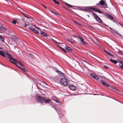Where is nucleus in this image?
I'll return each mask as SVG.
<instances>
[{
    "instance_id": "26",
    "label": "nucleus",
    "mask_w": 123,
    "mask_h": 123,
    "mask_svg": "<svg viewBox=\"0 0 123 123\" xmlns=\"http://www.w3.org/2000/svg\"><path fill=\"white\" fill-rule=\"evenodd\" d=\"M119 66L120 67L123 69V62H122L121 64V65H120Z\"/></svg>"
},
{
    "instance_id": "18",
    "label": "nucleus",
    "mask_w": 123,
    "mask_h": 123,
    "mask_svg": "<svg viewBox=\"0 0 123 123\" xmlns=\"http://www.w3.org/2000/svg\"><path fill=\"white\" fill-rule=\"evenodd\" d=\"M66 49L68 50H69L70 51H72V49L69 47L66 46Z\"/></svg>"
},
{
    "instance_id": "42",
    "label": "nucleus",
    "mask_w": 123,
    "mask_h": 123,
    "mask_svg": "<svg viewBox=\"0 0 123 123\" xmlns=\"http://www.w3.org/2000/svg\"><path fill=\"white\" fill-rule=\"evenodd\" d=\"M36 28L38 29H39V30L40 31H41V30L38 27H37V28Z\"/></svg>"
},
{
    "instance_id": "6",
    "label": "nucleus",
    "mask_w": 123,
    "mask_h": 123,
    "mask_svg": "<svg viewBox=\"0 0 123 123\" xmlns=\"http://www.w3.org/2000/svg\"><path fill=\"white\" fill-rule=\"evenodd\" d=\"M93 16L95 18L96 20L99 22V20H100V18L95 13L93 12L92 13Z\"/></svg>"
},
{
    "instance_id": "39",
    "label": "nucleus",
    "mask_w": 123,
    "mask_h": 123,
    "mask_svg": "<svg viewBox=\"0 0 123 123\" xmlns=\"http://www.w3.org/2000/svg\"><path fill=\"white\" fill-rule=\"evenodd\" d=\"M41 5L43 6L44 8H47V7L45 6H44L43 4H41Z\"/></svg>"
},
{
    "instance_id": "51",
    "label": "nucleus",
    "mask_w": 123,
    "mask_h": 123,
    "mask_svg": "<svg viewBox=\"0 0 123 123\" xmlns=\"http://www.w3.org/2000/svg\"><path fill=\"white\" fill-rule=\"evenodd\" d=\"M1 36V35H0V36Z\"/></svg>"
},
{
    "instance_id": "20",
    "label": "nucleus",
    "mask_w": 123,
    "mask_h": 123,
    "mask_svg": "<svg viewBox=\"0 0 123 123\" xmlns=\"http://www.w3.org/2000/svg\"><path fill=\"white\" fill-rule=\"evenodd\" d=\"M0 39L3 42H4L5 38L1 36H0Z\"/></svg>"
},
{
    "instance_id": "35",
    "label": "nucleus",
    "mask_w": 123,
    "mask_h": 123,
    "mask_svg": "<svg viewBox=\"0 0 123 123\" xmlns=\"http://www.w3.org/2000/svg\"><path fill=\"white\" fill-rule=\"evenodd\" d=\"M52 99L53 101H55V100H56L57 99L56 98H53Z\"/></svg>"
},
{
    "instance_id": "25",
    "label": "nucleus",
    "mask_w": 123,
    "mask_h": 123,
    "mask_svg": "<svg viewBox=\"0 0 123 123\" xmlns=\"http://www.w3.org/2000/svg\"><path fill=\"white\" fill-rule=\"evenodd\" d=\"M12 23L14 24H15L16 23V21L15 20H13V21L12 22Z\"/></svg>"
},
{
    "instance_id": "24",
    "label": "nucleus",
    "mask_w": 123,
    "mask_h": 123,
    "mask_svg": "<svg viewBox=\"0 0 123 123\" xmlns=\"http://www.w3.org/2000/svg\"><path fill=\"white\" fill-rule=\"evenodd\" d=\"M19 69H21L24 71H25L24 70V69H25V68H21V67L18 65H16Z\"/></svg>"
},
{
    "instance_id": "38",
    "label": "nucleus",
    "mask_w": 123,
    "mask_h": 123,
    "mask_svg": "<svg viewBox=\"0 0 123 123\" xmlns=\"http://www.w3.org/2000/svg\"><path fill=\"white\" fill-rule=\"evenodd\" d=\"M100 78L103 79L104 78H105L103 76L101 77L100 76Z\"/></svg>"
},
{
    "instance_id": "9",
    "label": "nucleus",
    "mask_w": 123,
    "mask_h": 123,
    "mask_svg": "<svg viewBox=\"0 0 123 123\" xmlns=\"http://www.w3.org/2000/svg\"><path fill=\"white\" fill-rule=\"evenodd\" d=\"M68 85L69 87L72 90H74L76 88V87L73 85H70L68 84Z\"/></svg>"
},
{
    "instance_id": "23",
    "label": "nucleus",
    "mask_w": 123,
    "mask_h": 123,
    "mask_svg": "<svg viewBox=\"0 0 123 123\" xmlns=\"http://www.w3.org/2000/svg\"><path fill=\"white\" fill-rule=\"evenodd\" d=\"M100 23L101 24L104 25L105 26H106V25L105 24V23L103 22L100 19Z\"/></svg>"
},
{
    "instance_id": "16",
    "label": "nucleus",
    "mask_w": 123,
    "mask_h": 123,
    "mask_svg": "<svg viewBox=\"0 0 123 123\" xmlns=\"http://www.w3.org/2000/svg\"><path fill=\"white\" fill-rule=\"evenodd\" d=\"M110 61L112 63H114L115 64H116L117 63V61L112 60L111 59H110Z\"/></svg>"
},
{
    "instance_id": "10",
    "label": "nucleus",
    "mask_w": 123,
    "mask_h": 123,
    "mask_svg": "<svg viewBox=\"0 0 123 123\" xmlns=\"http://www.w3.org/2000/svg\"><path fill=\"white\" fill-rule=\"evenodd\" d=\"M106 15L107 17L110 19L112 20H113L114 18L111 14H106Z\"/></svg>"
},
{
    "instance_id": "44",
    "label": "nucleus",
    "mask_w": 123,
    "mask_h": 123,
    "mask_svg": "<svg viewBox=\"0 0 123 123\" xmlns=\"http://www.w3.org/2000/svg\"><path fill=\"white\" fill-rule=\"evenodd\" d=\"M53 107L55 109V110H56V108L55 107Z\"/></svg>"
},
{
    "instance_id": "3",
    "label": "nucleus",
    "mask_w": 123,
    "mask_h": 123,
    "mask_svg": "<svg viewBox=\"0 0 123 123\" xmlns=\"http://www.w3.org/2000/svg\"><path fill=\"white\" fill-rule=\"evenodd\" d=\"M63 76L64 78L60 80V82L62 85L65 86L68 85V80L64 76Z\"/></svg>"
},
{
    "instance_id": "12",
    "label": "nucleus",
    "mask_w": 123,
    "mask_h": 123,
    "mask_svg": "<svg viewBox=\"0 0 123 123\" xmlns=\"http://www.w3.org/2000/svg\"><path fill=\"white\" fill-rule=\"evenodd\" d=\"M104 52L106 53L107 54L110 55V56H111V58H113L114 57V56L111 53H109L105 50H104Z\"/></svg>"
},
{
    "instance_id": "43",
    "label": "nucleus",
    "mask_w": 123,
    "mask_h": 123,
    "mask_svg": "<svg viewBox=\"0 0 123 123\" xmlns=\"http://www.w3.org/2000/svg\"><path fill=\"white\" fill-rule=\"evenodd\" d=\"M30 55L31 56V57H32V56L31 55H32V54H31V53H30Z\"/></svg>"
},
{
    "instance_id": "14",
    "label": "nucleus",
    "mask_w": 123,
    "mask_h": 123,
    "mask_svg": "<svg viewBox=\"0 0 123 123\" xmlns=\"http://www.w3.org/2000/svg\"><path fill=\"white\" fill-rule=\"evenodd\" d=\"M40 34L41 35L44 37H45L48 36L47 34L43 32H42L41 31H40Z\"/></svg>"
},
{
    "instance_id": "46",
    "label": "nucleus",
    "mask_w": 123,
    "mask_h": 123,
    "mask_svg": "<svg viewBox=\"0 0 123 123\" xmlns=\"http://www.w3.org/2000/svg\"><path fill=\"white\" fill-rule=\"evenodd\" d=\"M89 10V12H91V10Z\"/></svg>"
},
{
    "instance_id": "30",
    "label": "nucleus",
    "mask_w": 123,
    "mask_h": 123,
    "mask_svg": "<svg viewBox=\"0 0 123 123\" xmlns=\"http://www.w3.org/2000/svg\"><path fill=\"white\" fill-rule=\"evenodd\" d=\"M29 25L28 24H26V23L25 24V26L24 27H26L28 26Z\"/></svg>"
},
{
    "instance_id": "37",
    "label": "nucleus",
    "mask_w": 123,
    "mask_h": 123,
    "mask_svg": "<svg viewBox=\"0 0 123 123\" xmlns=\"http://www.w3.org/2000/svg\"><path fill=\"white\" fill-rule=\"evenodd\" d=\"M54 42L55 43H57V44H60L61 43H57V42H56V41H54Z\"/></svg>"
},
{
    "instance_id": "36",
    "label": "nucleus",
    "mask_w": 123,
    "mask_h": 123,
    "mask_svg": "<svg viewBox=\"0 0 123 123\" xmlns=\"http://www.w3.org/2000/svg\"><path fill=\"white\" fill-rule=\"evenodd\" d=\"M51 11L52 12H53V13H54L55 14H57V13H56V12H54L52 11Z\"/></svg>"
},
{
    "instance_id": "45",
    "label": "nucleus",
    "mask_w": 123,
    "mask_h": 123,
    "mask_svg": "<svg viewBox=\"0 0 123 123\" xmlns=\"http://www.w3.org/2000/svg\"><path fill=\"white\" fill-rule=\"evenodd\" d=\"M33 26H34L35 28H37V27L36 26H34V25H33Z\"/></svg>"
},
{
    "instance_id": "47",
    "label": "nucleus",
    "mask_w": 123,
    "mask_h": 123,
    "mask_svg": "<svg viewBox=\"0 0 123 123\" xmlns=\"http://www.w3.org/2000/svg\"><path fill=\"white\" fill-rule=\"evenodd\" d=\"M100 64H101V66H102V64H101V63H100Z\"/></svg>"
},
{
    "instance_id": "27",
    "label": "nucleus",
    "mask_w": 123,
    "mask_h": 123,
    "mask_svg": "<svg viewBox=\"0 0 123 123\" xmlns=\"http://www.w3.org/2000/svg\"><path fill=\"white\" fill-rule=\"evenodd\" d=\"M28 28L31 30L32 31L33 29V28H32V27H31V26H29L28 27Z\"/></svg>"
},
{
    "instance_id": "4",
    "label": "nucleus",
    "mask_w": 123,
    "mask_h": 123,
    "mask_svg": "<svg viewBox=\"0 0 123 123\" xmlns=\"http://www.w3.org/2000/svg\"><path fill=\"white\" fill-rule=\"evenodd\" d=\"M100 82L103 85L110 88V89H115L114 87L110 86L107 82L103 80H101Z\"/></svg>"
},
{
    "instance_id": "28",
    "label": "nucleus",
    "mask_w": 123,
    "mask_h": 123,
    "mask_svg": "<svg viewBox=\"0 0 123 123\" xmlns=\"http://www.w3.org/2000/svg\"><path fill=\"white\" fill-rule=\"evenodd\" d=\"M54 3H56L58 5H59V3L56 0H53Z\"/></svg>"
},
{
    "instance_id": "49",
    "label": "nucleus",
    "mask_w": 123,
    "mask_h": 123,
    "mask_svg": "<svg viewBox=\"0 0 123 123\" xmlns=\"http://www.w3.org/2000/svg\"><path fill=\"white\" fill-rule=\"evenodd\" d=\"M4 29H5V30H6V28H4Z\"/></svg>"
},
{
    "instance_id": "17",
    "label": "nucleus",
    "mask_w": 123,
    "mask_h": 123,
    "mask_svg": "<svg viewBox=\"0 0 123 123\" xmlns=\"http://www.w3.org/2000/svg\"><path fill=\"white\" fill-rule=\"evenodd\" d=\"M57 46L59 48H60V49H61L62 50H63L64 52H66V51L62 47H61L60 46L57 45Z\"/></svg>"
},
{
    "instance_id": "29",
    "label": "nucleus",
    "mask_w": 123,
    "mask_h": 123,
    "mask_svg": "<svg viewBox=\"0 0 123 123\" xmlns=\"http://www.w3.org/2000/svg\"><path fill=\"white\" fill-rule=\"evenodd\" d=\"M20 65H21L22 67H23V68H25V67H24V65L22 63H21L20 64H19Z\"/></svg>"
},
{
    "instance_id": "48",
    "label": "nucleus",
    "mask_w": 123,
    "mask_h": 123,
    "mask_svg": "<svg viewBox=\"0 0 123 123\" xmlns=\"http://www.w3.org/2000/svg\"><path fill=\"white\" fill-rule=\"evenodd\" d=\"M100 13H101L102 12L101 11H100Z\"/></svg>"
},
{
    "instance_id": "41",
    "label": "nucleus",
    "mask_w": 123,
    "mask_h": 123,
    "mask_svg": "<svg viewBox=\"0 0 123 123\" xmlns=\"http://www.w3.org/2000/svg\"><path fill=\"white\" fill-rule=\"evenodd\" d=\"M100 4V2H99L98 4H96L97 5H99Z\"/></svg>"
},
{
    "instance_id": "32",
    "label": "nucleus",
    "mask_w": 123,
    "mask_h": 123,
    "mask_svg": "<svg viewBox=\"0 0 123 123\" xmlns=\"http://www.w3.org/2000/svg\"><path fill=\"white\" fill-rule=\"evenodd\" d=\"M118 52L121 55H123V53L121 51H118Z\"/></svg>"
},
{
    "instance_id": "31",
    "label": "nucleus",
    "mask_w": 123,
    "mask_h": 123,
    "mask_svg": "<svg viewBox=\"0 0 123 123\" xmlns=\"http://www.w3.org/2000/svg\"><path fill=\"white\" fill-rule=\"evenodd\" d=\"M104 67L106 69H109V68L108 67H107L106 66L104 65Z\"/></svg>"
},
{
    "instance_id": "50",
    "label": "nucleus",
    "mask_w": 123,
    "mask_h": 123,
    "mask_svg": "<svg viewBox=\"0 0 123 123\" xmlns=\"http://www.w3.org/2000/svg\"><path fill=\"white\" fill-rule=\"evenodd\" d=\"M97 95H99V94H97Z\"/></svg>"
},
{
    "instance_id": "11",
    "label": "nucleus",
    "mask_w": 123,
    "mask_h": 123,
    "mask_svg": "<svg viewBox=\"0 0 123 123\" xmlns=\"http://www.w3.org/2000/svg\"><path fill=\"white\" fill-rule=\"evenodd\" d=\"M90 74L91 76L93 78L96 80H98L99 78L97 76L91 73Z\"/></svg>"
},
{
    "instance_id": "13",
    "label": "nucleus",
    "mask_w": 123,
    "mask_h": 123,
    "mask_svg": "<svg viewBox=\"0 0 123 123\" xmlns=\"http://www.w3.org/2000/svg\"><path fill=\"white\" fill-rule=\"evenodd\" d=\"M0 55L4 57L6 56L5 52L2 50H0Z\"/></svg>"
},
{
    "instance_id": "15",
    "label": "nucleus",
    "mask_w": 123,
    "mask_h": 123,
    "mask_svg": "<svg viewBox=\"0 0 123 123\" xmlns=\"http://www.w3.org/2000/svg\"><path fill=\"white\" fill-rule=\"evenodd\" d=\"M42 85L44 87L46 88L47 84L45 82H43L42 83Z\"/></svg>"
},
{
    "instance_id": "7",
    "label": "nucleus",
    "mask_w": 123,
    "mask_h": 123,
    "mask_svg": "<svg viewBox=\"0 0 123 123\" xmlns=\"http://www.w3.org/2000/svg\"><path fill=\"white\" fill-rule=\"evenodd\" d=\"M89 7V9H91L95 12H98L100 13V10L99 9H96L95 8H93L92 6H90Z\"/></svg>"
},
{
    "instance_id": "34",
    "label": "nucleus",
    "mask_w": 123,
    "mask_h": 123,
    "mask_svg": "<svg viewBox=\"0 0 123 123\" xmlns=\"http://www.w3.org/2000/svg\"><path fill=\"white\" fill-rule=\"evenodd\" d=\"M23 14V15H24V17H25L27 18H29L27 16H26V15H25V14Z\"/></svg>"
},
{
    "instance_id": "19",
    "label": "nucleus",
    "mask_w": 123,
    "mask_h": 123,
    "mask_svg": "<svg viewBox=\"0 0 123 123\" xmlns=\"http://www.w3.org/2000/svg\"><path fill=\"white\" fill-rule=\"evenodd\" d=\"M56 71L57 72V73L58 74H62V75H63V76H64V74L62 73L61 72L58 70H56Z\"/></svg>"
},
{
    "instance_id": "40",
    "label": "nucleus",
    "mask_w": 123,
    "mask_h": 123,
    "mask_svg": "<svg viewBox=\"0 0 123 123\" xmlns=\"http://www.w3.org/2000/svg\"><path fill=\"white\" fill-rule=\"evenodd\" d=\"M74 22L77 24H78V23L75 21H74Z\"/></svg>"
},
{
    "instance_id": "21",
    "label": "nucleus",
    "mask_w": 123,
    "mask_h": 123,
    "mask_svg": "<svg viewBox=\"0 0 123 123\" xmlns=\"http://www.w3.org/2000/svg\"><path fill=\"white\" fill-rule=\"evenodd\" d=\"M32 31H33V32H35V33H37V34L39 33L38 31L35 29L33 28V29L32 30Z\"/></svg>"
},
{
    "instance_id": "33",
    "label": "nucleus",
    "mask_w": 123,
    "mask_h": 123,
    "mask_svg": "<svg viewBox=\"0 0 123 123\" xmlns=\"http://www.w3.org/2000/svg\"><path fill=\"white\" fill-rule=\"evenodd\" d=\"M55 102L57 103H60L59 101H58V100L57 99L56 100H55Z\"/></svg>"
},
{
    "instance_id": "2",
    "label": "nucleus",
    "mask_w": 123,
    "mask_h": 123,
    "mask_svg": "<svg viewBox=\"0 0 123 123\" xmlns=\"http://www.w3.org/2000/svg\"><path fill=\"white\" fill-rule=\"evenodd\" d=\"M6 54L7 55V56L9 59L10 61L16 65H17V63H18L19 64L21 63L20 61L13 58L12 56L8 53H6Z\"/></svg>"
},
{
    "instance_id": "1",
    "label": "nucleus",
    "mask_w": 123,
    "mask_h": 123,
    "mask_svg": "<svg viewBox=\"0 0 123 123\" xmlns=\"http://www.w3.org/2000/svg\"><path fill=\"white\" fill-rule=\"evenodd\" d=\"M35 97L37 101L39 103L43 104L45 103L46 104H49L50 103V100L48 99H47L45 97H41L37 95H36Z\"/></svg>"
},
{
    "instance_id": "8",
    "label": "nucleus",
    "mask_w": 123,
    "mask_h": 123,
    "mask_svg": "<svg viewBox=\"0 0 123 123\" xmlns=\"http://www.w3.org/2000/svg\"><path fill=\"white\" fill-rule=\"evenodd\" d=\"M78 37L79 39H80L81 42H82L83 44L86 45L87 44V43L84 41V39L82 37L80 36H78Z\"/></svg>"
},
{
    "instance_id": "5",
    "label": "nucleus",
    "mask_w": 123,
    "mask_h": 123,
    "mask_svg": "<svg viewBox=\"0 0 123 123\" xmlns=\"http://www.w3.org/2000/svg\"><path fill=\"white\" fill-rule=\"evenodd\" d=\"M101 6L100 7L104 8L107 7V4L105 3V1L104 0H100V5Z\"/></svg>"
},
{
    "instance_id": "22",
    "label": "nucleus",
    "mask_w": 123,
    "mask_h": 123,
    "mask_svg": "<svg viewBox=\"0 0 123 123\" xmlns=\"http://www.w3.org/2000/svg\"><path fill=\"white\" fill-rule=\"evenodd\" d=\"M64 3H65L66 5L67 6H68L69 7L72 8H73V7H72V6H71V5L67 3H66L65 2H64Z\"/></svg>"
}]
</instances>
